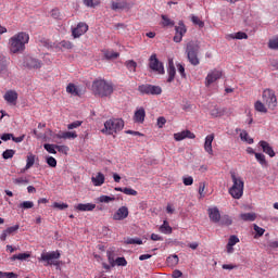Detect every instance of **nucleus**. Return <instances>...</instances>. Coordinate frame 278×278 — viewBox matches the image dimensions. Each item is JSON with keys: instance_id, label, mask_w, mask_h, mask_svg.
<instances>
[{"instance_id": "obj_1", "label": "nucleus", "mask_w": 278, "mask_h": 278, "mask_svg": "<svg viewBox=\"0 0 278 278\" xmlns=\"http://www.w3.org/2000/svg\"><path fill=\"white\" fill-rule=\"evenodd\" d=\"M29 42V35L25 31L15 34L9 39V51L13 54L23 53L25 45Z\"/></svg>"}, {"instance_id": "obj_2", "label": "nucleus", "mask_w": 278, "mask_h": 278, "mask_svg": "<svg viewBox=\"0 0 278 278\" xmlns=\"http://www.w3.org/2000/svg\"><path fill=\"white\" fill-rule=\"evenodd\" d=\"M125 127V122L123 118H111L104 123V127L101 130L105 136H114V134H118L123 131Z\"/></svg>"}, {"instance_id": "obj_3", "label": "nucleus", "mask_w": 278, "mask_h": 278, "mask_svg": "<svg viewBox=\"0 0 278 278\" xmlns=\"http://www.w3.org/2000/svg\"><path fill=\"white\" fill-rule=\"evenodd\" d=\"M92 91L98 97H110L114 92V87L104 79H98L92 84Z\"/></svg>"}, {"instance_id": "obj_4", "label": "nucleus", "mask_w": 278, "mask_h": 278, "mask_svg": "<svg viewBox=\"0 0 278 278\" xmlns=\"http://www.w3.org/2000/svg\"><path fill=\"white\" fill-rule=\"evenodd\" d=\"M232 187L229 189V194L232 199H242L244 194V180L241 177H237L236 174H231Z\"/></svg>"}, {"instance_id": "obj_5", "label": "nucleus", "mask_w": 278, "mask_h": 278, "mask_svg": "<svg viewBox=\"0 0 278 278\" xmlns=\"http://www.w3.org/2000/svg\"><path fill=\"white\" fill-rule=\"evenodd\" d=\"M60 251L43 252L39 258V262H46L45 266H60Z\"/></svg>"}, {"instance_id": "obj_6", "label": "nucleus", "mask_w": 278, "mask_h": 278, "mask_svg": "<svg viewBox=\"0 0 278 278\" xmlns=\"http://www.w3.org/2000/svg\"><path fill=\"white\" fill-rule=\"evenodd\" d=\"M186 53L190 64H192V66H199L200 64L199 56H198L199 46L197 45V42L194 41L188 42L186 48Z\"/></svg>"}, {"instance_id": "obj_7", "label": "nucleus", "mask_w": 278, "mask_h": 278, "mask_svg": "<svg viewBox=\"0 0 278 278\" xmlns=\"http://www.w3.org/2000/svg\"><path fill=\"white\" fill-rule=\"evenodd\" d=\"M263 102L269 110H275L277 108V96H275V91L265 89L263 91Z\"/></svg>"}, {"instance_id": "obj_8", "label": "nucleus", "mask_w": 278, "mask_h": 278, "mask_svg": "<svg viewBox=\"0 0 278 278\" xmlns=\"http://www.w3.org/2000/svg\"><path fill=\"white\" fill-rule=\"evenodd\" d=\"M138 91H139L141 94L157 96V94H162V87L155 86V85L144 84V85H140V86L138 87Z\"/></svg>"}, {"instance_id": "obj_9", "label": "nucleus", "mask_w": 278, "mask_h": 278, "mask_svg": "<svg viewBox=\"0 0 278 278\" xmlns=\"http://www.w3.org/2000/svg\"><path fill=\"white\" fill-rule=\"evenodd\" d=\"M149 66L154 73L159 75H164V64L157 59V54H152L149 59Z\"/></svg>"}, {"instance_id": "obj_10", "label": "nucleus", "mask_w": 278, "mask_h": 278, "mask_svg": "<svg viewBox=\"0 0 278 278\" xmlns=\"http://www.w3.org/2000/svg\"><path fill=\"white\" fill-rule=\"evenodd\" d=\"M220 77H223V72L222 71H218V70L211 71L207 74V76L205 77L206 88H210V86H212V84H214L215 81H218V79H220Z\"/></svg>"}, {"instance_id": "obj_11", "label": "nucleus", "mask_w": 278, "mask_h": 278, "mask_svg": "<svg viewBox=\"0 0 278 278\" xmlns=\"http://www.w3.org/2000/svg\"><path fill=\"white\" fill-rule=\"evenodd\" d=\"M175 31L176 35L174 36V42H181V40H184V36H186V31H188L186 24H184V22H179L178 26H175Z\"/></svg>"}, {"instance_id": "obj_12", "label": "nucleus", "mask_w": 278, "mask_h": 278, "mask_svg": "<svg viewBox=\"0 0 278 278\" xmlns=\"http://www.w3.org/2000/svg\"><path fill=\"white\" fill-rule=\"evenodd\" d=\"M186 138H189L190 140H194L197 136L194 135V132L190 130H182L180 132L174 134V140H176V142H181V140H186Z\"/></svg>"}, {"instance_id": "obj_13", "label": "nucleus", "mask_w": 278, "mask_h": 278, "mask_svg": "<svg viewBox=\"0 0 278 278\" xmlns=\"http://www.w3.org/2000/svg\"><path fill=\"white\" fill-rule=\"evenodd\" d=\"M24 65L27 66V68H40V66H42V63L40 62V60L34 56H25Z\"/></svg>"}, {"instance_id": "obj_14", "label": "nucleus", "mask_w": 278, "mask_h": 278, "mask_svg": "<svg viewBox=\"0 0 278 278\" xmlns=\"http://www.w3.org/2000/svg\"><path fill=\"white\" fill-rule=\"evenodd\" d=\"M127 216H129V208H127V206H122L113 215V220H125Z\"/></svg>"}, {"instance_id": "obj_15", "label": "nucleus", "mask_w": 278, "mask_h": 278, "mask_svg": "<svg viewBox=\"0 0 278 278\" xmlns=\"http://www.w3.org/2000/svg\"><path fill=\"white\" fill-rule=\"evenodd\" d=\"M88 31V26L86 23H79L76 28L72 30V34L74 38H79L80 36H84Z\"/></svg>"}, {"instance_id": "obj_16", "label": "nucleus", "mask_w": 278, "mask_h": 278, "mask_svg": "<svg viewBox=\"0 0 278 278\" xmlns=\"http://www.w3.org/2000/svg\"><path fill=\"white\" fill-rule=\"evenodd\" d=\"M208 218L212 223H220V211L218 207L208 208Z\"/></svg>"}, {"instance_id": "obj_17", "label": "nucleus", "mask_w": 278, "mask_h": 278, "mask_svg": "<svg viewBox=\"0 0 278 278\" xmlns=\"http://www.w3.org/2000/svg\"><path fill=\"white\" fill-rule=\"evenodd\" d=\"M18 99V93L16 91H7L4 94V100L10 103V105H15L16 101Z\"/></svg>"}, {"instance_id": "obj_18", "label": "nucleus", "mask_w": 278, "mask_h": 278, "mask_svg": "<svg viewBox=\"0 0 278 278\" xmlns=\"http://www.w3.org/2000/svg\"><path fill=\"white\" fill-rule=\"evenodd\" d=\"M54 138L63 139V140H71L77 138V132L75 131H60L59 134L54 135Z\"/></svg>"}, {"instance_id": "obj_19", "label": "nucleus", "mask_w": 278, "mask_h": 278, "mask_svg": "<svg viewBox=\"0 0 278 278\" xmlns=\"http://www.w3.org/2000/svg\"><path fill=\"white\" fill-rule=\"evenodd\" d=\"M97 207V204H92V203H79L75 206V210H77L78 212H92L94 208Z\"/></svg>"}, {"instance_id": "obj_20", "label": "nucleus", "mask_w": 278, "mask_h": 278, "mask_svg": "<svg viewBox=\"0 0 278 278\" xmlns=\"http://www.w3.org/2000/svg\"><path fill=\"white\" fill-rule=\"evenodd\" d=\"M260 147L262 148L263 152L269 155V157H275V150H273V147L266 141H260Z\"/></svg>"}, {"instance_id": "obj_21", "label": "nucleus", "mask_w": 278, "mask_h": 278, "mask_svg": "<svg viewBox=\"0 0 278 278\" xmlns=\"http://www.w3.org/2000/svg\"><path fill=\"white\" fill-rule=\"evenodd\" d=\"M212 142H214V135H207L204 142V151L212 155L214 150L212 149Z\"/></svg>"}, {"instance_id": "obj_22", "label": "nucleus", "mask_w": 278, "mask_h": 278, "mask_svg": "<svg viewBox=\"0 0 278 278\" xmlns=\"http://www.w3.org/2000/svg\"><path fill=\"white\" fill-rule=\"evenodd\" d=\"M146 116H147V112L144 111L143 108H140L135 112L134 121L135 123H144Z\"/></svg>"}, {"instance_id": "obj_23", "label": "nucleus", "mask_w": 278, "mask_h": 278, "mask_svg": "<svg viewBox=\"0 0 278 278\" xmlns=\"http://www.w3.org/2000/svg\"><path fill=\"white\" fill-rule=\"evenodd\" d=\"M167 73H168L167 83L172 84V81L175 80V75L177 74V71L175 70V64L173 63V61H169Z\"/></svg>"}, {"instance_id": "obj_24", "label": "nucleus", "mask_w": 278, "mask_h": 278, "mask_svg": "<svg viewBox=\"0 0 278 278\" xmlns=\"http://www.w3.org/2000/svg\"><path fill=\"white\" fill-rule=\"evenodd\" d=\"M91 181L93 186H103V184H105V175H103V173H98L91 178Z\"/></svg>"}, {"instance_id": "obj_25", "label": "nucleus", "mask_w": 278, "mask_h": 278, "mask_svg": "<svg viewBox=\"0 0 278 278\" xmlns=\"http://www.w3.org/2000/svg\"><path fill=\"white\" fill-rule=\"evenodd\" d=\"M34 164H36V155L28 154L26 160V166L24 169L21 170V173H25V170H29V168H31Z\"/></svg>"}, {"instance_id": "obj_26", "label": "nucleus", "mask_w": 278, "mask_h": 278, "mask_svg": "<svg viewBox=\"0 0 278 278\" xmlns=\"http://www.w3.org/2000/svg\"><path fill=\"white\" fill-rule=\"evenodd\" d=\"M240 218L245 223H253L257 218V215L255 213H242L240 214Z\"/></svg>"}, {"instance_id": "obj_27", "label": "nucleus", "mask_w": 278, "mask_h": 278, "mask_svg": "<svg viewBox=\"0 0 278 278\" xmlns=\"http://www.w3.org/2000/svg\"><path fill=\"white\" fill-rule=\"evenodd\" d=\"M112 10H127L128 4L127 1H116V2H112L111 4Z\"/></svg>"}, {"instance_id": "obj_28", "label": "nucleus", "mask_w": 278, "mask_h": 278, "mask_svg": "<svg viewBox=\"0 0 278 278\" xmlns=\"http://www.w3.org/2000/svg\"><path fill=\"white\" fill-rule=\"evenodd\" d=\"M228 36L232 40H247L249 38V35H247V33H243V31H238L236 34H230Z\"/></svg>"}, {"instance_id": "obj_29", "label": "nucleus", "mask_w": 278, "mask_h": 278, "mask_svg": "<svg viewBox=\"0 0 278 278\" xmlns=\"http://www.w3.org/2000/svg\"><path fill=\"white\" fill-rule=\"evenodd\" d=\"M166 262L167 266H170L173 268L179 264V256H177V254L170 255L167 257Z\"/></svg>"}, {"instance_id": "obj_30", "label": "nucleus", "mask_w": 278, "mask_h": 278, "mask_svg": "<svg viewBox=\"0 0 278 278\" xmlns=\"http://www.w3.org/2000/svg\"><path fill=\"white\" fill-rule=\"evenodd\" d=\"M160 232L165 235L173 233V228L168 225L167 220L163 222V225L160 227Z\"/></svg>"}, {"instance_id": "obj_31", "label": "nucleus", "mask_w": 278, "mask_h": 278, "mask_svg": "<svg viewBox=\"0 0 278 278\" xmlns=\"http://www.w3.org/2000/svg\"><path fill=\"white\" fill-rule=\"evenodd\" d=\"M125 66L130 73H136V68H138V63L134 60H128L125 62Z\"/></svg>"}, {"instance_id": "obj_32", "label": "nucleus", "mask_w": 278, "mask_h": 278, "mask_svg": "<svg viewBox=\"0 0 278 278\" xmlns=\"http://www.w3.org/2000/svg\"><path fill=\"white\" fill-rule=\"evenodd\" d=\"M163 27H175V21L170 20L167 15H162Z\"/></svg>"}, {"instance_id": "obj_33", "label": "nucleus", "mask_w": 278, "mask_h": 278, "mask_svg": "<svg viewBox=\"0 0 278 278\" xmlns=\"http://www.w3.org/2000/svg\"><path fill=\"white\" fill-rule=\"evenodd\" d=\"M66 92H68V94H74V97H79V90L77 89V87L73 84H70L66 87Z\"/></svg>"}, {"instance_id": "obj_34", "label": "nucleus", "mask_w": 278, "mask_h": 278, "mask_svg": "<svg viewBox=\"0 0 278 278\" xmlns=\"http://www.w3.org/2000/svg\"><path fill=\"white\" fill-rule=\"evenodd\" d=\"M13 184H15V186H27L29 179H27V177L13 178Z\"/></svg>"}, {"instance_id": "obj_35", "label": "nucleus", "mask_w": 278, "mask_h": 278, "mask_svg": "<svg viewBox=\"0 0 278 278\" xmlns=\"http://www.w3.org/2000/svg\"><path fill=\"white\" fill-rule=\"evenodd\" d=\"M254 108L256 112H262L263 114H266V112H268V109H266V105H264L262 101H256Z\"/></svg>"}, {"instance_id": "obj_36", "label": "nucleus", "mask_w": 278, "mask_h": 278, "mask_svg": "<svg viewBox=\"0 0 278 278\" xmlns=\"http://www.w3.org/2000/svg\"><path fill=\"white\" fill-rule=\"evenodd\" d=\"M240 138L241 140H243V142H248V144H253V138L249 137V132H247V130L241 131Z\"/></svg>"}, {"instance_id": "obj_37", "label": "nucleus", "mask_w": 278, "mask_h": 278, "mask_svg": "<svg viewBox=\"0 0 278 278\" xmlns=\"http://www.w3.org/2000/svg\"><path fill=\"white\" fill-rule=\"evenodd\" d=\"M255 159L262 166H268V162H266V156L263 153H255Z\"/></svg>"}, {"instance_id": "obj_38", "label": "nucleus", "mask_w": 278, "mask_h": 278, "mask_svg": "<svg viewBox=\"0 0 278 278\" xmlns=\"http://www.w3.org/2000/svg\"><path fill=\"white\" fill-rule=\"evenodd\" d=\"M98 201L99 203H111V201H116V198L114 195H100Z\"/></svg>"}, {"instance_id": "obj_39", "label": "nucleus", "mask_w": 278, "mask_h": 278, "mask_svg": "<svg viewBox=\"0 0 278 278\" xmlns=\"http://www.w3.org/2000/svg\"><path fill=\"white\" fill-rule=\"evenodd\" d=\"M220 225H225L226 227H229V225H231L233 223V219H231V217H229V215H224L220 219H219Z\"/></svg>"}, {"instance_id": "obj_40", "label": "nucleus", "mask_w": 278, "mask_h": 278, "mask_svg": "<svg viewBox=\"0 0 278 278\" xmlns=\"http://www.w3.org/2000/svg\"><path fill=\"white\" fill-rule=\"evenodd\" d=\"M16 151L12 150V149H8L2 153V157L3 160H12V157H14Z\"/></svg>"}, {"instance_id": "obj_41", "label": "nucleus", "mask_w": 278, "mask_h": 278, "mask_svg": "<svg viewBox=\"0 0 278 278\" xmlns=\"http://www.w3.org/2000/svg\"><path fill=\"white\" fill-rule=\"evenodd\" d=\"M56 144H51V143H45L43 144V149H46V151H48V153H52V155H55V153H58V151H55Z\"/></svg>"}, {"instance_id": "obj_42", "label": "nucleus", "mask_w": 278, "mask_h": 278, "mask_svg": "<svg viewBox=\"0 0 278 278\" xmlns=\"http://www.w3.org/2000/svg\"><path fill=\"white\" fill-rule=\"evenodd\" d=\"M29 256H30L29 253H20V254L13 255V256L11 257V260H12L13 262L16 261V260L23 261V260H27Z\"/></svg>"}, {"instance_id": "obj_43", "label": "nucleus", "mask_w": 278, "mask_h": 278, "mask_svg": "<svg viewBox=\"0 0 278 278\" xmlns=\"http://www.w3.org/2000/svg\"><path fill=\"white\" fill-rule=\"evenodd\" d=\"M83 2L87 8H97L99 5V0H83Z\"/></svg>"}, {"instance_id": "obj_44", "label": "nucleus", "mask_w": 278, "mask_h": 278, "mask_svg": "<svg viewBox=\"0 0 278 278\" xmlns=\"http://www.w3.org/2000/svg\"><path fill=\"white\" fill-rule=\"evenodd\" d=\"M20 207L22 210H31V207H34V202L31 201H24L20 204Z\"/></svg>"}, {"instance_id": "obj_45", "label": "nucleus", "mask_w": 278, "mask_h": 278, "mask_svg": "<svg viewBox=\"0 0 278 278\" xmlns=\"http://www.w3.org/2000/svg\"><path fill=\"white\" fill-rule=\"evenodd\" d=\"M254 231L256 232V236H254V238H257V236L258 237L264 236L266 230L264 228L257 226V224H254Z\"/></svg>"}, {"instance_id": "obj_46", "label": "nucleus", "mask_w": 278, "mask_h": 278, "mask_svg": "<svg viewBox=\"0 0 278 278\" xmlns=\"http://www.w3.org/2000/svg\"><path fill=\"white\" fill-rule=\"evenodd\" d=\"M191 21L194 25H198L199 27H205V23L199 18V16L193 15L191 17Z\"/></svg>"}, {"instance_id": "obj_47", "label": "nucleus", "mask_w": 278, "mask_h": 278, "mask_svg": "<svg viewBox=\"0 0 278 278\" xmlns=\"http://www.w3.org/2000/svg\"><path fill=\"white\" fill-rule=\"evenodd\" d=\"M123 193L127 194L128 197H137L138 195V191H136L135 189H131V188H124Z\"/></svg>"}, {"instance_id": "obj_48", "label": "nucleus", "mask_w": 278, "mask_h": 278, "mask_svg": "<svg viewBox=\"0 0 278 278\" xmlns=\"http://www.w3.org/2000/svg\"><path fill=\"white\" fill-rule=\"evenodd\" d=\"M47 164H48V166H50L51 168H55V166H58V161H56L55 157H53V156H48V157H47Z\"/></svg>"}, {"instance_id": "obj_49", "label": "nucleus", "mask_w": 278, "mask_h": 278, "mask_svg": "<svg viewBox=\"0 0 278 278\" xmlns=\"http://www.w3.org/2000/svg\"><path fill=\"white\" fill-rule=\"evenodd\" d=\"M238 242H240V239L236 235L230 236V238L228 239V244H230V247H236Z\"/></svg>"}, {"instance_id": "obj_50", "label": "nucleus", "mask_w": 278, "mask_h": 278, "mask_svg": "<svg viewBox=\"0 0 278 278\" xmlns=\"http://www.w3.org/2000/svg\"><path fill=\"white\" fill-rule=\"evenodd\" d=\"M39 45L41 47H46V49H53V43H51V41H49L48 39H41L39 41Z\"/></svg>"}, {"instance_id": "obj_51", "label": "nucleus", "mask_w": 278, "mask_h": 278, "mask_svg": "<svg viewBox=\"0 0 278 278\" xmlns=\"http://www.w3.org/2000/svg\"><path fill=\"white\" fill-rule=\"evenodd\" d=\"M108 260H109L110 266L114 268V266H116V260H114V253L108 252Z\"/></svg>"}, {"instance_id": "obj_52", "label": "nucleus", "mask_w": 278, "mask_h": 278, "mask_svg": "<svg viewBox=\"0 0 278 278\" xmlns=\"http://www.w3.org/2000/svg\"><path fill=\"white\" fill-rule=\"evenodd\" d=\"M268 48L278 50V38L271 39L268 41Z\"/></svg>"}, {"instance_id": "obj_53", "label": "nucleus", "mask_w": 278, "mask_h": 278, "mask_svg": "<svg viewBox=\"0 0 278 278\" xmlns=\"http://www.w3.org/2000/svg\"><path fill=\"white\" fill-rule=\"evenodd\" d=\"M115 266H127V260L125 257H117L115 260Z\"/></svg>"}, {"instance_id": "obj_54", "label": "nucleus", "mask_w": 278, "mask_h": 278, "mask_svg": "<svg viewBox=\"0 0 278 278\" xmlns=\"http://www.w3.org/2000/svg\"><path fill=\"white\" fill-rule=\"evenodd\" d=\"M126 244H142V240L140 238H130L127 239Z\"/></svg>"}, {"instance_id": "obj_55", "label": "nucleus", "mask_w": 278, "mask_h": 278, "mask_svg": "<svg viewBox=\"0 0 278 278\" xmlns=\"http://www.w3.org/2000/svg\"><path fill=\"white\" fill-rule=\"evenodd\" d=\"M81 121H76L67 125V129H77V127H81Z\"/></svg>"}, {"instance_id": "obj_56", "label": "nucleus", "mask_w": 278, "mask_h": 278, "mask_svg": "<svg viewBox=\"0 0 278 278\" xmlns=\"http://www.w3.org/2000/svg\"><path fill=\"white\" fill-rule=\"evenodd\" d=\"M59 45L63 49H73V43L71 41L63 40Z\"/></svg>"}, {"instance_id": "obj_57", "label": "nucleus", "mask_w": 278, "mask_h": 278, "mask_svg": "<svg viewBox=\"0 0 278 278\" xmlns=\"http://www.w3.org/2000/svg\"><path fill=\"white\" fill-rule=\"evenodd\" d=\"M182 184L186 186H192V184H194V178H192V176L185 177L182 178Z\"/></svg>"}, {"instance_id": "obj_58", "label": "nucleus", "mask_w": 278, "mask_h": 278, "mask_svg": "<svg viewBox=\"0 0 278 278\" xmlns=\"http://www.w3.org/2000/svg\"><path fill=\"white\" fill-rule=\"evenodd\" d=\"M53 207H55L56 210H67L68 204L54 202Z\"/></svg>"}, {"instance_id": "obj_59", "label": "nucleus", "mask_w": 278, "mask_h": 278, "mask_svg": "<svg viewBox=\"0 0 278 278\" xmlns=\"http://www.w3.org/2000/svg\"><path fill=\"white\" fill-rule=\"evenodd\" d=\"M56 151H59V153H64L66 155V153H68V147L66 146H55Z\"/></svg>"}, {"instance_id": "obj_60", "label": "nucleus", "mask_w": 278, "mask_h": 278, "mask_svg": "<svg viewBox=\"0 0 278 278\" xmlns=\"http://www.w3.org/2000/svg\"><path fill=\"white\" fill-rule=\"evenodd\" d=\"M14 277H16V274L14 273L0 271V278H14Z\"/></svg>"}, {"instance_id": "obj_61", "label": "nucleus", "mask_w": 278, "mask_h": 278, "mask_svg": "<svg viewBox=\"0 0 278 278\" xmlns=\"http://www.w3.org/2000/svg\"><path fill=\"white\" fill-rule=\"evenodd\" d=\"M18 225L12 226L7 228L4 231L8 232L9 236H11V233H15V231H18Z\"/></svg>"}, {"instance_id": "obj_62", "label": "nucleus", "mask_w": 278, "mask_h": 278, "mask_svg": "<svg viewBox=\"0 0 278 278\" xmlns=\"http://www.w3.org/2000/svg\"><path fill=\"white\" fill-rule=\"evenodd\" d=\"M164 125H166V118L165 117H159L157 118V126L160 127V129H162L164 127Z\"/></svg>"}, {"instance_id": "obj_63", "label": "nucleus", "mask_w": 278, "mask_h": 278, "mask_svg": "<svg viewBox=\"0 0 278 278\" xmlns=\"http://www.w3.org/2000/svg\"><path fill=\"white\" fill-rule=\"evenodd\" d=\"M211 114H212L215 118H217L218 116H223V112H220L218 109H213V110L211 111Z\"/></svg>"}, {"instance_id": "obj_64", "label": "nucleus", "mask_w": 278, "mask_h": 278, "mask_svg": "<svg viewBox=\"0 0 278 278\" xmlns=\"http://www.w3.org/2000/svg\"><path fill=\"white\" fill-rule=\"evenodd\" d=\"M51 16H52V18H60V10L53 9L51 11Z\"/></svg>"}]
</instances>
